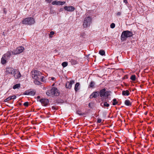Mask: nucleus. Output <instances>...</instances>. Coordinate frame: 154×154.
I'll return each instance as SVG.
<instances>
[{"mask_svg": "<svg viewBox=\"0 0 154 154\" xmlns=\"http://www.w3.org/2000/svg\"><path fill=\"white\" fill-rule=\"evenodd\" d=\"M38 71L35 70L32 72V77L35 80L34 81L35 84L40 85L41 84V82H44L43 79L44 77Z\"/></svg>", "mask_w": 154, "mask_h": 154, "instance_id": "nucleus-1", "label": "nucleus"}, {"mask_svg": "<svg viewBox=\"0 0 154 154\" xmlns=\"http://www.w3.org/2000/svg\"><path fill=\"white\" fill-rule=\"evenodd\" d=\"M46 94L49 96H58L59 95L60 93L58 90L56 88L53 87L51 90H48L46 92Z\"/></svg>", "mask_w": 154, "mask_h": 154, "instance_id": "nucleus-2", "label": "nucleus"}, {"mask_svg": "<svg viewBox=\"0 0 154 154\" xmlns=\"http://www.w3.org/2000/svg\"><path fill=\"white\" fill-rule=\"evenodd\" d=\"M34 19L32 17H28L23 19L21 23L24 25H32L35 23Z\"/></svg>", "mask_w": 154, "mask_h": 154, "instance_id": "nucleus-3", "label": "nucleus"}, {"mask_svg": "<svg viewBox=\"0 0 154 154\" xmlns=\"http://www.w3.org/2000/svg\"><path fill=\"white\" fill-rule=\"evenodd\" d=\"M132 32L128 30L123 31L121 37L122 40H126V38L128 37H131L133 36Z\"/></svg>", "mask_w": 154, "mask_h": 154, "instance_id": "nucleus-4", "label": "nucleus"}, {"mask_svg": "<svg viewBox=\"0 0 154 154\" xmlns=\"http://www.w3.org/2000/svg\"><path fill=\"white\" fill-rule=\"evenodd\" d=\"M99 92V95L101 97H108L110 95V92L109 91H106L105 88L101 90Z\"/></svg>", "mask_w": 154, "mask_h": 154, "instance_id": "nucleus-5", "label": "nucleus"}, {"mask_svg": "<svg viewBox=\"0 0 154 154\" xmlns=\"http://www.w3.org/2000/svg\"><path fill=\"white\" fill-rule=\"evenodd\" d=\"M91 19L90 17H86L84 20L83 26L84 27H87L90 26L91 23Z\"/></svg>", "mask_w": 154, "mask_h": 154, "instance_id": "nucleus-6", "label": "nucleus"}, {"mask_svg": "<svg viewBox=\"0 0 154 154\" xmlns=\"http://www.w3.org/2000/svg\"><path fill=\"white\" fill-rule=\"evenodd\" d=\"M24 48L22 46H20L17 47L15 50H14L12 53V54L16 55L20 54L24 50Z\"/></svg>", "mask_w": 154, "mask_h": 154, "instance_id": "nucleus-7", "label": "nucleus"}, {"mask_svg": "<svg viewBox=\"0 0 154 154\" xmlns=\"http://www.w3.org/2000/svg\"><path fill=\"white\" fill-rule=\"evenodd\" d=\"M16 69L11 67H8L6 69V74L14 75L16 72Z\"/></svg>", "mask_w": 154, "mask_h": 154, "instance_id": "nucleus-8", "label": "nucleus"}, {"mask_svg": "<svg viewBox=\"0 0 154 154\" xmlns=\"http://www.w3.org/2000/svg\"><path fill=\"white\" fill-rule=\"evenodd\" d=\"M42 104L44 106H47L49 102V101L48 99H42L40 100Z\"/></svg>", "mask_w": 154, "mask_h": 154, "instance_id": "nucleus-9", "label": "nucleus"}, {"mask_svg": "<svg viewBox=\"0 0 154 154\" xmlns=\"http://www.w3.org/2000/svg\"><path fill=\"white\" fill-rule=\"evenodd\" d=\"M75 82L74 80H72L70 82H67L66 83V86L67 88L70 89L72 86V84H74Z\"/></svg>", "mask_w": 154, "mask_h": 154, "instance_id": "nucleus-10", "label": "nucleus"}, {"mask_svg": "<svg viewBox=\"0 0 154 154\" xmlns=\"http://www.w3.org/2000/svg\"><path fill=\"white\" fill-rule=\"evenodd\" d=\"M64 9L69 11H73L75 10V8L72 6H65L64 7Z\"/></svg>", "mask_w": 154, "mask_h": 154, "instance_id": "nucleus-11", "label": "nucleus"}, {"mask_svg": "<svg viewBox=\"0 0 154 154\" xmlns=\"http://www.w3.org/2000/svg\"><path fill=\"white\" fill-rule=\"evenodd\" d=\"M99 95V92L98 91H95L92 93L90 96V98H96Z\"/></svg>", "mask_w": 154, "mask_h": 154, "instance_id": "nucleus-12", "label": "nucleus"}, {"mask_svg": "<svg viewBox=\"0 0 154 154\" xmlns=\"http://www.w3.org/2000/svg\"><path fill=\"white\" fill-rule=\"evenodd\" d=\"M14 78L16 79H18L21 77V75L19 71L16 70V72L14 74Z\"/></svg>", "mask_w": 154, "mask_h": 154, "instance_id": "nucleus-13", "label": "nucleus"}, {"mask_svg": "<svg viewBox=\"0 0 154 154\" xmlns=\"http://www.w3.org/2000/svg\"><path fill=\"white\" fill-rule=\"evenodd\" d=\"M12 52L11 51H8L6 53L4 54L3 55L5 56V57L8 59L11 55L12 54Z\"/></svg>", "mask_w": 154, "mask_h": 154, "instance_id": "nucleus-14", "label": "nucleus"}, {"mask_svg": "<svg viewBox=\"0 0 154 154\" xmlns=\"http://www.w3.org/2000/svg\"><path fill=\"white\" fill-rule=\"evenodd\" d=\"M16 98V97L15 95L10 96L4 100V102H6L12 99H15Z\"/></svg>", "mask_w": 154, "mask_h": 154, "instance_id": "nucleus-15", "label": "nucleus"}, {"mask_svg": "<svg viewBox=\"0 0 154 154\" xmlns=\"http://www.w3.org/2000/svg\"><path fill=\"white\" fill-rule=\"evenodd\" d=\"M7 60L8 59L6 58L5 57V56L3 55L1 60V63L3 64L6 63V60Z\"/></svg>", "mask_w": 154, "mask_h": 154, "instance_id": "nucleus-16", "label": "nucleus"}, {"mask_svg": "<svg viewBox=\"0 0 154 154\" xmlns=\"http://www.w3.org/2000/svg\"><path fill=\"white\" fill-rule=\"evenodd\" d=\"M79 85L80 83L79 82H77L75 84L74 88V89L75 91L77 92L78 90H79Z\"/></svg>", "mask_w": 154, "mask_h": 154, "instance_id": "nucleus-17", "label": "nucleus"}, {"mask_svg": "<svg viewBox=\"0 0 154 154\" xmlns=\"http://www.w3.org/2000/svg\"><path fill=\"white\" fill-rule=\"evenodd\" d=\"M130 94L129 91L128 90L123 91H122V94L123 96H128Z\"/></svg>", "mask_w": 154, "mask_h": 154, "instance_id": "nucleus-18", "label": "nucleus"}, {"mask_svg": "<svg viewBox=\"0 0 154 154\" xmlns=\"http://www.w3.org/2000/svg\"><path fill=\"white\" fill-rule=\"evenodd\" d=\"M125 104L127 106H131V103L129 100H125Z\"/></svg>", "mask_w": 154, "mask_h": 154, "instance_id": "nucleus-19", "label": "nucleus"}, {"mask_svg": "<svg viewBox=\"0 0 154 154\" xmlns=\"http://www.w3.org/2000/svg\"><path fill=\"white\" fill-rule=\"evenodd\" d=\"M70 61L71 64L73 65H75L78 63V61L76 60L73 59H71Z\"/></svg>", "mask_w": 154, "mask_h": 154, "instance_id": "nucleus-20", "label": "nucleus"}, {"mask_svg": "<svg viewBox=\"0 0 154 154\" xmlns=\"http://www.w3.org/2000/svg\"><path fill=\"white\" fill-rule=\"evenodd\" d=\"M95 85L94 82L93 81H91L89 85V87L91 88H94Z\"/></svg>", "mask_w": 154, "mask_h": 154, "instance_id": "nucleus-21", "label": "nucleus"}, {"mask_svg": "<svg viewBox=\"0 0 154 154\" xmlns=\"http://www.w3.org/2000/svg\"><path fill=\"white\" fill-rule=\"evenodd\" d=\"M20 84H17L14 85L13 87V88L14 89L16 88H18L20 87Z\"/></svg>", "mask_w": 154, "mask_h": 154, "instance_id": "nucleus-22", "label": "nucleus"}, {"mask_svg": "<svg viewBox=\"0 0 154 154\" xmlns=\"http://www.w3.org/2000/svg\"><path fill=\"white\" fill-rule=\"evenodd\" d=\"M99 53L102 56L105 55V51L103 50H100L99 51Z\"/></svg>", "mask_w": 154, "mask_h": 154, "instance_id": "nucleus-23", "label": "nucleus"}, {"mask_svg": "<svg viewBox=\"0 0 154 154\" xmlns=\"http://www.w3.org/2000/svg\"><path fill=\"white\" fill-rule=\"evenodd\" d=\"M65 3V2H62L60 1H57L58 5H64Z\"/></svg>", "mask_w": 154, "mask_h": 154, "instance_id": "nucleus-24", "label": "nucleus"}, {"mask_svg": "<svg viewBox=\"0 0 154 154\" xmlns=\"http://www.w3.org/2000/svg\"><path fill=\"white\" fill-rule=\"evenodd\" d=\"M62 65L63 67H66L68 65V63L66 62H63L62 63Z\"/></svg>", "mask_w": 154, "mask_h": 154, "instance_id": "nucleus-25", "label": "nucleus"}, {"mask_svg": "<svg viewBox=\"0 0 154 154\" xmlns=\"http://www.w3.org/2000/svg\"><path fill=\"white\" fill-rule=\"evenodd\" d=\"M130 79L133 81H134L136 80V76L135 75H132L130 77Z\"/></svg>", "mask_w": 154, "mask_h": 154, "instance_id": "nucleus-26", "label": "nucleus"}, {"mask_svg": "<svg viewBox=\"0 0 154 154\" xmlns=\"http://www.w3.org/2000/svg\"><path fill=\"white\" fill-rule=\"evenodd\" d=\"M103 106L104 107H108L109 106V104L108 103H107V102H104L103 103Z\"/></svg>", "mask_w": 154, "mask_h": 154, "instance_id": "nucleus-27", "label": "nucleus"}, {"mask_svg": "<svg viewBox=\"0 0 154 154\" xmlns=\"http://www.w3.org/2000/svg\"><path fill=\"white\" fill-rule=\"evenodd\" d=\"M113 100V102L112 103V105H115L118 104V102L116 101V99H114Z\"/></svg>", "mask_w": 154, "mask_h": 154, "instance_id": "nucleus-28", "label": "nucleus"}, {"mask_svg": "<svg viewBox=\"0 0 154 154\" xmlns=\"http://www.w3.org/2000/svg\"><path fill=\"white\" fill-rule=\"evenodd\" d=\"M76 113L79 115H82L83 113L81 111L78 110L76 112Z\"/></svg>", "mask_w": 154, "mask_h": 154, "instance_id": "nucleus-29", "label": "nucleus"}, {"mask_svg": "<svg viewBox=\"0 0 154 154\" xmlns=\"http://www.w3.org/2000/svg\"><path fill=\"white\" fill-rule=\"evenodd\" d=\"M29 91L27 90L25 91L23 93V94L25 95H29Z\"/></svg>", "mask_w": 154, "mask_h": 154, "instance_id": "nucleus-30", "label": "nucleus"}, {"mask_svg": "<svg viewBox=\"0 0 154 154\" xmlns=\"http://www.w3.org/2000/svg\"><path fill=\"white\" fill-rule=\"evenodd\" d=\"M35 94V92L34 91H29V95H34Z\"/></svg>", "mask_w": 154, "mask_h": 154, "instance_id": "nucleus-31", "label": "nucleus"}, {"mask_svg": "<svg viewBox=\"0 0 154 154\" xmlns=\"http://www.w3.org/2000/svg\"><path fill=\"white\" fill-rule=\"evenodd\" d=\"M54 34V31H51L50 32V35L49 36V37L52 38V35Z\"/></svg>", "mask_w": 154, "mask_h": 154, "instance_id": "nucleus-32", "label": "nucleus"}, {"mask_svg": "<svg viewBox=\"0 0 154 154\" xmlns=\"http://www.w3.org/2000/svg\"><path fill=\"white\" fill-rule=\"evenodd\" d=\"M110 26L111 28L113 29L115 27V25L114 23H111V25H110Z\"/></svg>", "mask_w": 154, "mask_h": 154, "instance_id": "nucleus-33", "label": "nucleus"}, {"mask_svg": "<svg viewBox=\"0 0 154 154\" xmlns=\"http://www.w3.org/2000/svg\"><path fill=\"white\" fill-rule=\"evenodd\" d=\"M29 102H26L23 103V105L26 107H27L29 106Z\"/></svg>", "mask_w": 154, "mask_h": 154, "instance_id": "nucleus-34", "label": "nucleus"}, {"mask_svg": "<svg viewBox=\"0 0 154 154\" xmlns=\"http://www.w3.org/2000/svg\"><path fill=\"white\" fill-rule=\"evenodd\" d=\"M52 4L53 5H57V1H54L52 2Z\"/></svg>", "mask_w": 154, "mask_h": 154, "instance_id": "nucleus-35", "label": "nucleus"}, {"mask_svg": "<svg viewBox=\"0 0 154 154\" xmlns=\"http://www.w3.org/2000/svg\"><path fill=\"white\" fill-rule=\"evenodd\" d=\"M51 78L50 80H51L53 81H55L56 79L54 77H51L50 78Z\"/></svg>", "mask_w": 154, "mask_h": 154, "instance_id": "nucleus-36", "label": "nucleus"}, {"mask_svg": "<svg viewBox=\"0 0 154 154\" xmlns=\"http://www.w3.org/2000/svg\"><path fill=\"white\" fill-rule=\"evenodd\" d=\"M121 12H118L116 13V15L118 16H120L121 15Z\"/></svg>", "mask_w": 154, "mask_h": 154, "instance_id": "nucleus-37", "label": "nucleus"}, {"mask_svg": "<svg viewBox=\"0 0 154 154\" xmlns=\"http://www.w3.org/2000/svg\"><path fill=\"white\" fill-rule=\"evenodd\" d=\"M102 121V119H99L97 120V122L98 123H100Z\"/></svg>", "mask_w": 154, "mask_h": 154, "instance_id": "nucleus-38", "label": "nucleus"}, {"mask_svg": "<svg viewBox=\"0 0 154 154\" xmlns=\"http://www.w3.org/2000/svg\"><path fill=\"white\" fill-rule=\"evenodd\" d=\"M123 2L124 3H125V4H127L128 2L127 0H123Z\"/></svg>", "mask_w": 154, "mask_h": 154, "instance_id": "nucleus-39", "label": "nucleus"}, {"mask_svg": "<svg viewBox=\"0 0 154 154\" xmlns=\"http://www.w3.org/2000/svg\"><path fill=\"white\" fill-rule=\"evenodd\" d=\"M37 98H40V96H38L37 97Z\"/></svg>", "mask_w": 154, "mask_h": 154, "instance_id": "nucleus-40", "label": "nucleus"}, {"mask_svg": "<svg viewBox=\"0 0 154 154\" xmlns=\"http://www.w3.org/2000/svg\"><path fill=\"white\" fill-rule=\"evenodd\" d=\"M103 103H101V105H102V104Z\"/></svg>", "mask_w": 154, "mask_h": 154, "instance_id": "nucleus-41", "label": "nucleus"}, {"mask_svg": "<svg viewBox=\"0 0 154 154\" xmlns=\"http://www.w3.org/2000/svg\"><path fill=\"white\" fill-rule=\"evenodd\" d=\"M147 113H146L145 114L146 115L147 114Z\"/></svg>", "mask_w": 154, "mask_h": 154, "instance_id": "nucleus-42", "label": "nucleus"}]
</instances>
